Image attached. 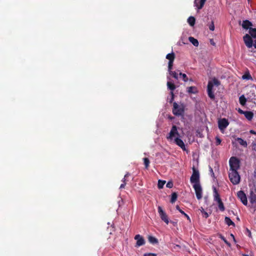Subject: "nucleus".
I'll list each match as a JSON object with an SVG mask.
<instances>
[{
	"mask_svg": "<svg viewBox=\"0 0 256 256\" xmlns=\"http://www.w3.org/2000/svg\"><path fill=\"white\" fill-rule=\"evenodd\" d=\"M220 85V81L216 78H214L212 80L209 81L208 84L207 92L209 98L214 100L215 98V95L212 91V88L214 86H218Z\"/></svg>",
	"mask_w": 256,
	"mask_h": 256,
	"instance_id": "1",
	"label": "nucleus"
},
{
	"mask_svg": "<svg viewBox=\"0 0 256 256\" xmlns=\"http://www.w3.org/2000/svg\"><path fill=\"white\" fill-rule=\"evenodd\" d=\"M185 111V106L183 104H178L176 102H173V108L172 110V114L176 116H184Z\"/></svg>",
	"mask_w": 256,
	"mask_h": 256,
	"instance_id": "2",
	"label": "nucleus"
},
{
	"mask_svg": "<svg viewBox=\"0 0 256 256\" xmlns=\"http://www.w3.org/2000/svg\"><path fill=\"white\" fill-rule=\"evenodd\" d=\"M230 170H238L240 166V161L236 157L232 156L229 160Z\"/></svg>",
	"mask_w": 256,
	"mask_h": 256,
	"instance_id": "3",
	"label": "nucleus"
},
{
	"mask_svg": "<svg viewBox=\"0 0 256 256\" xmlns=\"http://www.w3.org/2000/svg\"><path fill=\"white\" fill-rule=\"evenodd\" d=\"M228 174V176L230 182L234 184H237L240 182V176L238 172V170H230Z\"/></svg>",
	"mask_w": 256,
	"mask_h": 256,
	"instance_id": "4",
	"label": "nucleus"
},
{
	"mask_svg": "<svg viewBox=\"0 0 256 256\" xmlns=\"http://www.w3.org/2000/svg\"><path fill=\"white\" fill-rule=\"evenodd\" d=\"M158 210L162 220L168 224L169 223L168 216L160 206H158Z\"/></svg>",
	"mask_w": 256,
	"mask_h": 256,
	"instance_id": "5",
	"label": "nucleus"
},
{
	"mask_svg": "<svg viewBox=\"0 0 256 256\" xmlns=\"http://www.w3.org/2000/svg\"><path fill=\"white\" fill-rule=\"evenodd\" d=\"M190 180L191 183L200 184L199 172L194 168H193V173L190 177Z\"/></svg>",
	"mask_w": 256,
	"mask_h": 256,
	"instance_id": "6",
	"label": "nucleus"
},
{
	"mask_svg": "<svg viewBox=\"0 0 256 256\" xmlns=\"http://www.w3.org/2000/svg\"><path fill=\"white\" fill-rule=\"evenodd\" d=\"M228 124L229 122L228 120L225 118L220 119L218 121V128L221 131L224 130Z\"/></svg>",
	"mask_w": 256,
	"mask_h": 256,
	"instance_id": "7",
	"label": "nucleus"
},
{
	"mask_svg": "<svg viewBox=\"0 0 256 256\" xmlns=\"http://www.w3.org/2000/svg\"><path fill=\"white\" fill-rule=\"evenodd\" d=\"M195 190L196 198L200 200L202 198V188L200 184H195L193 186Z\"/></svg>",
	"mask_w": 256,
	"mask_h": 256,
	"instance_id": "8",
	"label": "nucleus"
},
{
	"mask_svg": "<svg viewBox=\"0 0 256 256\" xmlns=\"http://www.w3.org/2000/svg\"><path fill=\"white\" fill-rule=\"evenodd\" d=\"M243 40L245 44L248 48H250L252 46L253 41L252 37L249 34H246L244 35L243 37Z\"/></svg>",
	"mask_w": 256,
	"mask_h": 256,
	"instance_id": "9",
	"label": "nucleus"
},
{
	"mask_svg": "<svg viewBox=\"0 0 256 256\" xmlns=\"http://www.w3.org/2000/svg\"><path fill=\"white\" fill-rule=\"evenodd\" d=\"M180 136V134L178 132L177 127L176 126H172V129L169 133V136H167L168 140H172L175 136Z\"/></svg>",
	"mask_w": 256,
	"mask_h": 256,
	"instance_id": "10",
	"label": "nucleus"
},
{
	"mask_svg": "<svg viewBox=\"0 0 256 256\" xmlns=\"http://www.w3.org/2000/svg\"><path fill=\"white\" fill-rule=\"evenodd\" d=\"M237 196L238 198L242 202L245 206H246L248 204V200H247V198L244 194V192L240 190L238 191L237 193Z\"/></svg>",
	"mask_w": 256,
	"mask_h": 256,
	"instance_id": "11",
	"label": "nucleus"
},
{
	"mask_svg": "<svg viewBox=\"0 0 256 256\" xmlns=\"http://www.w3.org/2000/svg\"><path fill=\"white\" fill-rule=\"evenodd\" d=\"M134 239L137 240L136 243V246H140L144 245L145 244V240L144 238L140 234H136L135 236Z\"/></svg>",
	"mask_w": 256,
	"mask_h": 256,
	"instance_id": "12",
	"label": "nucleus"
},
{
	"mask_svg": "<svg viewBox=\"0 0 256 256\" xmlns=\"http://www.w3.org/2000/svg\"><path fill=\"white\" fill-rule=\"evenodd\" d=\"M252 24L248 20H244L242 21V28L245 30H250V28H252Z\"/></svg>",
	"mask_w": 256,
	"mask_h": 256,
	"instance_id": "13",
	"label": "nucleus"
},
{
	"mask_svg": "<svg viewBox=\"0 0 256 256\" xmlns=\"http://www.w3.org/2000/svg\"><path fill=\"white\" fill-rule=\"evenodd\" d=\"M174 142L179 146L183 150H186V146L184 142L180 138H176L174 139Z\"/></svg>",
	"mask_w": 256,
	"mask_h": 256,
	"instance_id": "14",
	"label": "nucleus"
},
{
	"mask_svg": "<svg viewBox=\"0 0 256 256\" xmlns=\"http://www.w3.org/2000/svg\"><path fill=\"white\" fill-rule=\"evenodd\" d=\"M148 240L150 243L152 244H158V240L152 236H149L148 238Z\"/></svg>",
	"mask_w": 256,
	"mask_h": 256,
	"instance_id": "15",
	"label": "nucleus"
},
{
	"mask_svg": "<svg viewBox=\"0 0 256 256\" xmlns=\"http://www.w3.org/2000/svg\"><path fill=\"white\" fill-rule=\"evenodd\" d=\"M244 115L248 120H250L253 118L254 113L250 111H246Z\"/></svg>",
	"mask_w": 256,
	"mask_h": 256,
	"instance_id": "16",
	"label": "nucleus"
},
{
	"mask_svg": "<svg viewBox=\"0 0 256 256\" xmlns=\"http://www.w3.org/2000/svg\"><path fill=\"white\" fill-rule=\"evenodd\" d=\"M250 200L252 204L256 203V194L253 192L250 193Z\"/></svg>",
	"mask_w": 256,
	"mask_h": 256,
	"instance_id": "17",
	"label": "nucleus"
},
{
	"mask_svg": "<svg viewBox=\"0 0 256 256\" xmlns=\"http://www.w3.org/2000/svg\"><path fill=\"white\" fill-rule=\"evenodd\" d=\"M224 222L228 226H235L234 223L230 220V218L229 217H225Z\"/></svg>",
	"mask_w": 256,
	"mask_h": 256,
	"instance_id": "18",
	"label": "nucleus"
},
{
	"mask_svg": "<svg viewBox=\"0 0 256 256\" xmlns=\"http://www.w3.org/2000/svg\"><path fill=\"white\" fill-rule=\"evenodd\" d=\"M189 41L195 46H198L199 42L198 40L192 36L188 38Z\"/></svg>",
	"mask_w": 256,
	"mask_h": 256,
	"instance_id": "19",
	"label": "nucleus"
},
{
	"mask_svg": "<svg viewBox=\"0 0 256 256\" xmlns=\"http://www.w3.org/2000/svg\"><path fill=\"white\" fill-rule=\"evenodd\" d=\"M249 34L250 36L254 38H256V28H250L248 30Z\"/></svg>",
	"mask_w": 256,
	"mask_h": 256,
	"instance_id": "20",
	"label": "nucleus"
},
{
	"mask_svg": "<svg viewBox=\"0 0 256 256\" xmlns=\"http://www.w3.org/2000/svg\"><path fill=\"white\" fill-rule=\"evenodd\" d=\"M196 22V19L194 16H190L188 19V24L192 26L194 25Z\"/></svg>",
	"mask_w": 256,
	"mask_h": 256,
	"instance_id": "21",
	"label": "nucleus"
},
{
	"mask_svg": "<svg viewBox=\"0 0 256 256\" xmlns=\"http://www.w3.org/2000/svg\"><path fill=\"white\" fill-rule=\"evenodd\" d=\"M167 86L168 88L170 89L171 92H173L176 88L175 84L170 82H168Z\"/></svg>",
	"mask_w": 256,
	"mask_h": 256,
	"instance_id": "22",
	"label": "nucleus"
},
{
	"mask_svg": "<svg viewBox=\"0 0 256 256\" xmlns=\"http://www.w3.org/2000/svg\"><path fill=\"white\" fill-rule=\"evenodd\" d=\"M187 92L189 94H196V88L193 86L188 87L187 88Z\"/></svg>",
	"mask_w": 256,
	"mask_h": 256,
	"instance_id": "23",
	"label": "nucleus"
},
{
	"mask_svg": "<svg viewBox=\"0 0 256 256\" xmlns=\"http://www.w3.org/2000/svg\"><path fill=\"white\" fill-rule=\"evenodd\" d=\"M166 58L168 59L169 61H174L175 58V54L174 52L168 54L166 56Z\"/></svg>",
	"mask_w": 256,
	"mask_h": 256,
	"instance_id": "24",
	"label": "nucleus"
},
{
	"mask_svg": "<svg viewBox=\"0 0 256 256\" xmlns=\"http://www.w3.org/2000/svg\"><path fill=\"white\" fill-rule=\"evenodd\" d=\"M239 102L242 106H244L246 102V100L244 95L241 96L239 98Z\"/></svg>",
	"mask_w": 256,
	"mask_h": 256,
	"instance_id": "25",
	"label": "nucleus"
},
{
	"mask_svg": "<svg viewBox=\"0 0 256 256\" xmlns=\"http://www.w3.org/2000/svg\"><path fill=\"white\" fill-rule=\"evenodd\" d=\"M242 78L243 80H252V78L248 72L244 73V74L242 76Z\"/></svg>",
	"mask_w": 256,
	"mask_h": 256,
	"instance_id": "26",
	"label": "nucleus"
},
{
	"mask_svg": "<svg viewBox=\"0 0 256 256\" xmlns=\"http://www.w3.org/2000/svg\"><path fill=\"white\" fill-rule=\"evenodd\" d=\"M236 141L238 142V144L242 146H247V143L246 140H244L242 138H238L236 139Z\"/></svg>",
	"mask_w": 256,
	"mask_h": 256,
	"instance_id": "27",
	"label": "nucleus"
},
{
	"mask_svg": "<svg viewBox=\"0 0 256 256\" xmlns=\"http://www.w3.org/2000/svg\"><path fill=\"white\" fill-rule=\"evenodd\" d=\"M176 210H178L183 215H184V216L188 220H190V218L189 217V216L186 214L182 210L180 206L177 205L176 206Z\"/></svg>",
	"mask_w": 256,
	"mask_h": 256,
	"instance_id": "28",
	"label": "nucleus"
},
{
	"mask_svg": "<svg viewBox=\"0 0 256 256\" xmlns=\"http://www.w3.org/2000/svg\"><path fill=\"white\" fill-rule=\"evenodd\" d=\"M144 164L145 166V168L148 169L150 166V160L148 158H143Z\"/></svg>",
	"mask_w": 256,
	"mask_h": 256,
	"instance_id": "29",
	"label": "nucleus"
},
{
	"mask_svg": "<svg viewBox=\"0 0 256 256\" xmlns=\"http://www.w3.org/2000/svg\"><path fill=\"white\" fill-rule=\"evenodd\" d=\"M218 207L219 209L222 212H224L225 210V208H224V204L222 200H221L220 201L218 202Z\"/></svg>",
	"mask_w": 256,
	"mask_h": 256,
	"instance_id": "30",
	"label": "nucleus"
},
{
	"mask_svg": "<svg viewBox=\"0 0 256 256\" xmlns=\"http://www.w3.org/2000/svg\"><path fill=\"white\" fill-rule=\"evenodd\" d=\"M177 198H178V195L176 194V192H173L172 194V197H171V199H170V202L172 203H174V202L176 199H177Z\"/></svg>",
	"mask_w": 256,
	"mask_h": 256,
	"instance_id": "31",
	"label": "nucleus"
},
{
	"mask_svg": "<svg viewBox=\"0 0 256 256\" xmlns=\"http://www.w3.org/2000/svg\"><path fill=\"white\" fill-rule=\"evenodd\" d=\"M200 210L203 217L206 218L209 216V214H208V213L206 212L202 207L200 208Z\"/></svg>",
	"mask_w": 256,
	"mask_h": 256,
	"instance_id": "32",
	"label": "nucleus"
},
{
	"mask_svg": "<svg viewBox=\"0 0 256 256\" xmlns=\"http://www.w3.org/2000/svg\"><path fill=\"white\" fill-rule=\"evenodd\" d=\"M219 238L222 240L228 246H230V244L226 239V238L221 234H218Z\"/></svg>",
	"mask_w": 256,
	"mask_h": 256,
	"instance_id": "33",
	"label": "nucleus"
},
{
	"mask_svg": "<svg viewBox=\"0 0 256 256\" xmlns=\"http://www.w3.org/2000/svg\"><path fill=\"white\" fill-rule=\"evenodd\" d=\"M165 184H166V181L159 180L158 182V188L160 189L162 188Z\"/></svg>",
	"mask_w": 256,
	"mask_h": 256,
	"instance_id": "34",
	"label": "nucleus"
},
{
	"mask_svg": "<svg viewBox=\"0 0 256 256\" xmlns=\"http://www.w3.org/2000/svg\"><path fill=\"white\" fill-rule=\"evenodd\" d=\"M170 74L174 78L178 80V74L170 70L169 72Z\"/></svg>",
	"mask_w": 256,
	"mask_h": 256,
	"instance_id": "35",
	"label": "nucleus"
},
{
	"mask_svg": "<svg viewBox=\"0 0 256 256\" xmlns=\"http://www.w3.org/2000/svg\"><path fill=\"white\" fill-rule=\"evenodd\" d=\"M206 0H200V4L198 6V10L202 9L204 6Z\"/></svg>",
	"mask_w": 256,
	"mask_h": 256,
	"instance_id": "36",
	"label": "nucleus"
},
{
	"mask_svg": "<svg viewBox=\"0 0 256 256\" xmlns=\"http://www.w3.org/2000/svg\"><path fill=\"white\" fill-rule=\"evenodd\" d=\"M180 76H182V80L184 82H186L188 81V78L187 76L185 74H182V72H180L179 74Z\"/></svg>",
	"mask_w": 256,
	"mask_h": 256,
	"instance_id": "37",
	"label": "nucleus"
},
{
	"mask_svg": "<svg viewBox=\"0 0 256 256\" xmlns=\"http://www.w3.org/2000/svg\"><path fill=\"white\" fill-rule=\"evenodd\" d=\"M208 26L210 30L212 31H214V25L213 21H212L211 22L208 24Z\"/></svg>",
	"mask_w": 256,
	"mask_h": 256,
	"instance_id": "38",
	"label": "nucleus"
},
{
	"mask_svg": "<svg viewBox=\"0 0 256 256\" xmlns=\"http://www.w3.org/2000/svg\"><path fill=\"white\" fill-rule=\"evenodd\" d=\"M173 62H174V61H169L168 62V72L172 70V66H173Z\"/></svg>",
	"mask_w": 256,
	"mask_h": 256,
	"instance_id": "39",
	"label": "nucleus"
},
{
	"mask_svg": "<svg viewBox=\"0 0 256 256\" xmlns=\"http://www.w3.org/2000/svg\"><path fill=\"white\" fill-rule=\"evenodd\" d=\"M170 94L171 95V98L170 99L169 102L172 103L174 100V95L173 92H170Z\"/></svg>",
	"mask_w": 256,
	"mask_h": 256,
	"instance_id": "40",
	"label": "nucleus"
},
{
	"mask_svg": "<svg viewBox=\"0 0 256 256\" xmlns=\"http://www.w3.org/2000/svg\"><path fill=\"white\" fill-rule=\"evenodd\" d=\"M180 248V246L178 244H174L173 246L172 250L178 251Z\"/></svg>",
	"mask_w": 256,
	"mask_h": 256,
	"instance_id": "41",
	"label": "nucleus"
},
{
	"mask_svg": "<svg viewBox=\"0 0 256 256\" xmlns=\"http://www.w3.org/2000/svg\"><path fill=\"white\" fill-rule=\"evenodd\" d=\"M213 190H214V197L220 196L219 194L218 193V192L217 191V190L215 187H214L213 188Z\"/></svg>",
	"mask_w": 256,
	"mask_h": 256,
	"instance_id": "42",
	"label": "nucleus"
},
{
	"mask_svg": "<svg viewBox=\"0 0 256 256\" xmlns=\"http://www.w3.org/2000/svg\"><path fill=\"white\" fill-rule=\"evenodd\" d=\"M166 186L168 188H172L173 186V183L172 182H168L166 184Z\"/></svg>",
	"mask_w": 256,
	"mask_h": 256,
	"instance_id": "43",
	"label": "nucleus"
},
{
	"mask_svg": "<svg viewBox=\"0 0 256 256\" xmlns=\"http://www.w3.org/2000/svg\"><path fill=\"white\" fill-rule=\"evenodd\" d=\"M122 182H123V184H121V185L120 186V188L122 189V188H124V186L126 184V180H122Z\"/></svg>",
	"mask_w": 256,
	"mask_h": 256,
	"instance_id": "44",
	"label": "nucleus"
},
{
	"mask_svg": "<svg viewBox=\"0 0 256 256\" xmlns=\"http://www.w3.org/2000/svg\"><path fill=\"white\" fill-rule=\"evenodd\" d=\"M220 142H221V140L219 138L216 137V145L220 144Z\"/></svg>",
	"mask_w": 256,
	"mask_h": 256,
	"instance_id": "45",
	"label": "nucleus"
},
{
	"mask_svg": "<svg viewBox=\"0 0 256 256\" xmlns=\"http://www.w3.org/2000/svg\"><path fill=\"white\" fill-rule=\"evenodd\" d=\"M214 200L215 201H216L217 202H218V201H220L221 200V198H220V196H214Z\"/></svg>",
	"mask_w": 256,
	"mask_h": 256,
	"instance_id": "46",
	"label": "nucleus"
},
{
	"mask_svg": "<svg viewBox=\"0 0 256 256\" xmlns=\"http://www.w3.org/2000/svg\"><path fill=\"white\" fill-rule=\"evenodd\" d=\"M144 256H156V254L152 253L144 254Z\"/></svg>",
	"mask_w": 256,
	"mask_h": 256,
	"instance_id": "47",
	"label": "nucleus"
},
{
	"mask_svg": "<svg viewBox=\"0 0 256 256\" xmlns=\"http://www.w3.org/2000/svg\"><path fill=\"white\" fill-rule=\"evenodd\" d=\"M210 43L212 46H216V43L214 42L213 39H210Z\"/></svg>",
	"mask_w": 256,
	"mask_h": 256,
	"instance_id": "48",
	"label": "nucleus"
},
{
	"mask_svg": "<svg viewBox=\"0 0 256 256\" xmlns=\"http://www.w3.org/2000/svg\"><path fill=\"white\" fill-rule=\"evenodd\" d=\"M238 112H239L240 114H244V112H245L246 111H244V110H242L241 109L239 108V110H238Z\"/></svg>",
	"mask_w": 256,
	"mask_h": 256,
	"instance_id": "49",
	"label": "nucleus"
},
{
	"mask_svg": "<svg viewBox=\"0 0 256 256\" xmlns=\"http://www.w3.org/2000/svg\"><path fill=\"white\" fill-rule=\"evenodd\" d=\"M130 174L128 172L127 174H126L125 175H124V178H123V180H126V178L128 177L129 176Z\"/></svg>",
	"mask_w": 256,
	"mask_h": 256,
	"instance_id": "50",
	"label": "nucleus"
},
{
	"mask_svg": "<svg viewBox=\"0 0 256 256\" xmlns=\"http://www.w3.org/2000/svg\"><path fill=\"white\" fill-rule=\"evenodd\" d=\"M210 172L212 174V176H214V172H213L212 168L211 167H210Z\"/></svg>",
	"mask_w": 256,
	"mask_h": 256,
	"instance_id": "51",
	"label": "nucleus"
},
{
	"mask_svg": "<svg viewBox=\"0 0 256 256\" xmlns=\"http://www.w3.org/2000/svg\"><path fill=\"white\" fill-rule=\"evenodd\" d=\"M250 133L252 134H254L256 135V132L255 131H254V130H250Z\"/></svg>",
	"mask_w": 256,
	"mask_h": 256,
	"instance_id": "52",
	"label": "nucleus"
},
{
	"mask_svg": "<svg viewBox=\"0 0 256 256\" xmlns=\"http://www.w3.org/2000/svg\"><path fill=\"white\" fill-rule=\"evenodd\" d=\"M247 231L248 232V236H251V232H250L248 229H247Z\"/></svg>",
	"mask_w": 256,
	"mask_h": 256,
	"instance_id": "53",
	"label": "nucleus"
},
{
	"mask_svg": "<svg viewBox=\"0 0 256 256\" xmlns=\"http://www.w3.org/2000/svg\"><path fill=\"white\" fill-rule=\"evenodd\" d=\"M252 46H254V47L256 48V40L254 41V43Z\"/></svg>",
	"mask_w": 256,
	"mask_h": 256,
	"instance_id": "54",
	"label": "nucleus"
},
{
	"mask_svg": "<svg viewBox=\"0 0 256 256\" xmlns=\"http://www.w3.org/2000/svg\"><path fill=\"white\" fill-rule=\"evenodd\" d=\"M254 150H255L256 151V144H254Z\"/></svg>",
	"mask_w": 256,
	"mask_h": 256,
	"instance_id": "55",
	"label": "nucleus"
},
{
	"mask_svg": "<svg viewBox=\"0 0 256 256\" xmlns=\"http://www.w3.org/2000/svg\"><path fill=\"white\" fill-rule=\"evenodd\" d=\"M230 236H231V237H232L234 238V236L232 234H231Z\"/></svg>",
	"mask_w": 256,
	"mask_h": 256,
	"instance_id": "56",
	"label": "nucleus"
},
{
	"mask_svg": "<svg viewBox=\"0 0 256 256\" xmlns=\"http://www.w3.org/2000/svg\"><path fill=\"white\" fill-rule=\"evenodd\" d=\"M237 220H240V218H238H238H237Z\"/></svg>",
	"mask_w": 256,
	"mask_h": 256,
	"instance_id": "57",
	"label": "nucleus"
},
{
	"mask_svg": "<svg viewBox=\"0 0 256 256\" xmlns=\"http://www.w3.org/2000/svg\"><path fill=\"white\" fill-rule=\"evenodd\" d=\"M255 88H256V86H255Z\"/></svg>",
	"mask_w": 256,
	"mask_h": 256,
	"instance_id": "58",
	"label": "nucleus"
}]
</instances>
